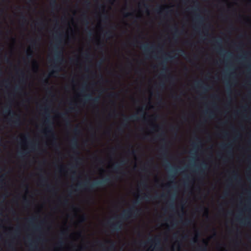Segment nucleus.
<instances>
[{
    "mask_svg": "<svg viewBox=\"0 0 251 251\" xmlns=\"http://www.w3.org/2000/svg\"><path fill=\"white\" fill-rule=\"evenodd\" d=\"M151 197L150 195L145 194V196L144 197V199L145 200H148L151 199Z\"/></svg>",
    "mask_w": 251,
    "mask_h": 251,
    "instance_id": "42",
    "label": "nucleus"
},
{
    "mask_svg": "<svg viewBox=\"0 0 251 251\" xmlns=\"http://www.w3.org/2000/svg\"><path fill=\"white\" fill-rule=\"evenodd\" d=\"M107 243H110L111 245L108 248L104 249L103 251H112L115 248L113 242L111 241H107Z\"/></svg>",
    "mask_w": 251,
    "mask_h": 251,
    "instance_id": "20",
    "label": "nucleus"
},
{
    "mask_svg": "<svg viewBox=\"0 0 251 251\" xmlns=\"http://www.w3.org/2000/svg\"><path fill=\"white\" fill-rule=\"evenodd\" d=\"M220 147L223 150L228 149L227 154L229 155H232L231 145L230 144H222L221 145Z\"/></svg>",
    "mask_w": 251,
    "mask_h": 251,
    "instance_id": "12",
    "label": "nucleus"
},
{
    "mask_svg": "<svg viewBox=\"0 0 251 251\" xmlns=\"http://www.w3.org/2000/svg\"><path fill=\"white\" fill-rule=\"evenodd\" d=\"M97 243L101 247H104V245L100 241H97Z\"/></svg>",
    "mask_w": 251,
    "mask_h": 251,
    "instance_id": "52",
    "label": "nucleus"
},
{
    "mask_svg": "<svg viewBox=\"0 0 251 251\" xmlns=\"http://www.w3.org/2000/svg\"><path fill=\"white\" fill-rule=\"evenodd\" d=\"M42 82L45 86H48L49 84V81L48 78H46L42 79Z\"/></svg>",
    "mask_w": 251,
    "mask_h": 251,
    "instance_id": "31",
    "label": "nucleus"
},
{
    "mask_svg": "<svg viewBox=\"0 0 251 251\" xmlns=\"http://www.w3.org/2000/svg\"><path fill=\"white\" fill-rule=\"evenodd\" d=\"M35 220V218H31L28 220L30 224H32L33 222Z\"/></svg>",
    "mask_w": 251,
    "mask_h": 251,
    "instance_id": "57",
    "label": "nucleus"
},
{
    "mask_svg": "<svg viewBox=\"0 0 251 251\" xmlns=\"http://www.w3.org/2000/svg\"><path fill=\"white\" fill-rule=\"evenodd\" d=\"M26 58L28 60H31L33 58V52L30 50V48H29L28 50H27V52L26 53Z\"/></svg>",
    "mask_w": 251,
    "mask_h": 251,
    "instance_id": "22",
    "label": "nucleus"
},
{
    "mask_svg": "<svg viewBox=\"0 0 251 251\" xmlns=\"http://www.w3.org/2000/svg\"><path fill=\"white\" fill-rule=\"evenodd\" d=\"M26 154L27 153L25 152L20 151V152H18V155H19V157H20L21 158H23V157H25Z\"/></svg>",
    "mask_w": 251,
    "mask_h": 251,
    "instance_id": "35",
    "label": "nucleus"
},
{
    "mask_svg": "<svg viewBox=\"0 0 251 251\" xmlns=\"http://www.w3.org/2000/svg\"><path fill=\"white\" fill-rule=\"evenodd\" d=\"M141 49L146 54H149L151 53V50L155 49V46L153 45L149 46L148 44H142Z\"/></svg>",
    "mask_w": 251,
    "mask_h": 251,
    "instance_id": "10",
    "label": "nucleus"
},
{
    "mask_svg": "<svg viewBox=\"0 0 251 251\" xmlns=\"http://www.w3.org/2000/svg\"><path fill=\"white\" fill-rule=\"evenodd\" d=\"M173 29H174V37H175V36L176 35V34H179V30L178 29V28L175 25L174 27H173Z\"/></svg>",
    "mask_w": 251,
    "mask_h": 251,
    "instance_id": "32",
    "label": "nucleus"
},
{
    "mask_svg": "<svg viewBox=\"0 0 251 251\" xmlns=\"http://www.w3.org/2000/svg\"><path fill=\"white\" fill-rule=\"evenodd\" d=\"M172 98L176 100H181L180 96H179V95H173L172 96Z\"/></svg>",
    "mask_w": 251,
    "mask_h": 251,
    "instance_id": "37",
    "label": "nucleus"
},
{
    "mask_svg": "<svg viewBox=\"0 0 251 251\" xmlns=\"http://www.w3.org/2000/svg\"><path fill=\"white\" fill-rule=\"evenodd\" d=\"M108 224H110V226L113 231H120L123 228V221L121 220L112 224L110 223V221H108Z\"/></svg>",
    "mask_w": 251,
    "mask_h": 251,
    "instance_id": "6",
    "label": "nucleus"
},
{
    "mask_svg": "<svg viewBox=\"0 0 251 251\" xmlns=\"http://www.w3.org/2000/svg\"><path fill=\"white\" fill-rule=\"evenodd\" d=\"M215 43H216L217 50L220 52L221 53H222L224 50L221 48V40L220 39L215 40Z\"/></svg>",
    "mask_w": 251,
    "mask_h": 251,
    "instance_id": "17",
    "label": "nucleus"
},
{
    "mask_svg": "<svg viewBox=\"0 0 251 251\" xmlns=\"http://www.w3.org/2000/svg\"><path fill=\"white\" fill-rule=\"evenodd\" d=\"M58 116L64 119L66 126H71V120L67 112L59 113Z\"/></svg>",
    "mask_w": 251,
    "mask_h": 251,
    "instance_id": "11",
    "label": "nucleus"
},
{
    "mask_svg": "<svg viewBox=\"0 0 251 251\" xmlns=\"http://www.w3.org/2000/svg\"><path fill=\"white\" fill-rule=\"evenodd\" d=\"M237 220L238 221H240V223L242 224H244V225H247L251 226V222H250L249 221H247L246 219V220L240 219L238 217V218H237Z\"/></svg>",
    "mask_w": 251,
    "mask_h": 251,
    "instance_id": "25",
    "label": "nucleus"
},
{
    "mask_svg": "<svg viewBox=\"0 0 251 251\" xmlns=\"http://www.w3.org/2000/svg\"><path fill=\"white\" fill-rule=\"evenodd\" d=\"M47 188L48 191L53 192L54 191V189L53 187H51L50 185H47Z\"/></svg>",
    "mask_w": 251,
    "mask_h": 251,
    "instance_id": "36",
    "label": "nucleus"
},
{
    "mask_svg": "<svg viewBox=\"0 0 251 251\" xmlns=\"http://www.w3.org/2000/svg\"><path fill=\"white\" fill-rule=\"evenodd\" d=\"M4 113L8 114L9 115L15 116V120H9V122H11L15 126H19L21 124V120L19 115L16 114L14 112L12 111L10 108H6Z\"/></svg>",
    "mask_w": 251,
    "mask_h": 251,
    "instance_id": "5",
    "label": "nucleus"
},
{
    "mask_svg": "<svg viewBox=\"0 0 251 251\" xmlns=\"http://www.w3.org/2000/svg\"><path fill=\"white\" fill-rule=\"evenodd\" d=\"M69 111H71V112L72 111H75V108L74 107H70L69 108Z\"/></svg>",
    "mask_w": 251,
    "mask_h": 251,
    "instance_id": "64",
    "label": "nucleus"
},
{
    "mask_svg": "<svg viewBox=\"0 0 251 251\" xmlns=\"http://www.w3.org/2000/svg\"><path fill=\"white\" fill-rule=\"evenodd\" d=\"M162 142H164V144L160 148V151L162 153L164 156H166L168 154V150L166 147V140L165 138L162 139Z\"/></svg>",
    "mask_w": 251,
    "mask_h": 251,
    "instance_id": "13",
    "label": "nucleus"
},
{
    "mask_svg": "<svg viewBox=\"0 0 251 251\" xmlns=\"http://www.w3.org/2000/svg\"><path fill=\"white\" fill-rule=\"evenodd\" d=\"M39 39H31L30 40L29 42L32 48L37 45V41Z\"/></svg>",
    "mask_w": 251,
    "mask_h": 251,
    "instance_id": "23",
    "label": "nucleus"
},
{
    "mask_svg": "<svg viewBox=\"0 0 251 251\" xmlns=\"http://www.w3.org/2000/svg\"><path fill=\"white\" fill-rule=\"evenodd\" d=\"M84 3L86 4L87 6H89L90 5V2L88 0H86L84 1Z\"/></svg>",
    "mask_w": 251,
    "mask_h": 251,
    "instance_id": "56",
    "label": "nucleus"
},
{
    "mask_svg": "<svg viewBox=\"0 0 251 251\" xmlns=\"http://www.w3.org/2000/svg\"><path fill=\"white\" fill-rule=\"evenodd\" d=\"M167 55L168 57L165 58L166 61H163L160 63V65H161L162 66L161 74H163L164 73H166L168 71V69L166 66V64L168 60H172L175 58V56H172L170 54H167Z\"/></svg>",
    "mask_w": 251,
    "mask_h": 251,
    "instance_id": "8",
    "label": "nucleus"
},
{
    "mask_svg": "<svg viewBox=\"0 0 251 251\" xmlns=\"http://www.w3.org/2000/svg\"><path fill=\"white\" fill-rule=\"evenodd\" d=\"M110 178L106 177L102 180L97 181L90 183L89 181H86L84 183H78L76 185L77 188L83 189L88 191H93L95 188L100 186H104L110 182Z\"/></svg>",
    "mask_w": 251,
    "mask_h": 251,
    "instance_id": "2",
    "label": "nucleus"
},
{
    "mask_svg": "<svg viewBox=\"0 0 251 251\" xmlns=\"http://www.w3.org/2000/svg\"><path fill=\"white\" fill-rule=\"evenodd\" d=\"M40 181L42 183H45L47 182V179L43 177L41 179Z\"/></svg>",
    "mask_w": 251,
    "mask_h": 251,
    "instance_id": "59",
    "label": "nucleus"
},
{
    "mask_svg": "<svg viewBox=\"0 0 251 251\" xmlns=\"http://www.w3.org/2000/svg\"><path fill=\"white\" fill-rule=\"evenodd\" d=\"M200 210L201 211L202 210H204V215L206 217H208V209L206 208H205L203 206H201L200 208Z\"/></svg>",
    "mask_w": 251,
    "mask_h": 251,
    "instance_id": "28",
    "label": "nucleus"
},
{
    "mask_svg": "<svg viewBox=\"0 0 251 251\" xmlns=\"http://www.w3.org/2000/svg\"><path fill=\"white\" fill-rule=\"evenodd\" d=\"M204 246H199L198 248L199 251H207V243L205 240L203 241Z\"/></svg>",
    "mask_w": 251,
    "mask_h": 251,
    "instance_id": "19",
    "label": "nucleus"
},
{
    "mask_svg": "<svg viewBox=\"0 0 251 251\" xmlns=\"http://www.w3.org/2000/svg\"><path fill=\"white\" fill-rule=\"evenodd\" d=\"M71 145L73 150H76L78 149V141L76 138H73L71 141Z\"/></svg>",
    "mask_w": 251,
    "mask_h": 251,
    "instance_id": "14",
    "label": "nucleus"
},
{
    "mask_svg": "<svg viewBox=\"0 0 251 251\" xmlns=\"http://www.w3.org/2000/svg\"><path fill=\"white\" fill-rule=\"evenodd\" d=\"M162 9H163V8L161 7H159L158 8H157L155 9V11L157 13H159L161 12Z\"/></svg>",
    "mask_w": 251,
    "mask_h": 251,
    "instance_id": "47",
    "label": "nucleus"
},
{
    "mask_svg": "<svg viewBox=\"0 0 251 251\" xmlns=\"http://www.w3.org/2000/svg\"><path fill=\"white\" fill-rule=\"evenodd\" d=\"M23 137L24 140L26 141L29 137L28 134L24 135H23Z\"/></svg>",
    "mask_w": 251,
    "mask_h": 251,
    "instance_id": "53",
    "label": "nucleus"
},
{
    "mask_svg": "<svg viewBox=\"0 0 251 251\" xmlns=\"http://www.w3.org/2000/svg\"><path fill=\"white\" fill-rule=\"evenodd\" d=\"M50 6L52 9H56L58 7L56 3V0H51Z\"/></svg>",
    "mask_w": 251,
    "mask_h": 251,
    "instance_id": "27",
    "label": "nucleus"
},
{
    "mask_svg": "<svg viewBox=\"0 0 251 251\" xmlns=\"http://www.w3.org/2000/svg\"><path fill=\"white\" fill-rule=\"evenodd\" d=\"M85 57L86 59H88L90 58L91 55L89 53L87 52L85 54Z\"/></svg>",
    "mask_w": 251,
    "mask_h": 251,
    "instance_id": "46",
    "label": "nucleus"
},
{
    "mask_svg": "<svg viewBox=\"0 0 251 251\" xmlns=\"http://www.w3.org/2000/svg\"><path fill=\"white\" fill-rule=\"evenodd\" d=\"M190 223H191V221L188 219L186 220L185 221V224L186 225H189V224H190Z\"/></svg>",
    "mask_w": 251,
    "mask_h": 251,
    "instance_id": "60",
    "label": "nucleus"
},
{
    "mask_svg": "<svg viewBox=\"0 0 251 251\" xmlns=\"http://www.w3.org/2000/svg\"><path fill=\"white\" fill-rule=\"evenodd\" d=\"M33 66H35L36 68H38V65L36 61H34L33 63Z\"/></svg>",
    "mask_w": 251,
    "mask_h": 251,
    "instance_id": "62",
    "label": "nucleus"
},
{
    "mask_svg": "<svg viewBox=\"0 0 251 251\" xmlns=\"http://www.w3.org/2000/svg\"><path fill=\"white\" fill-rule=\"evenodd\" d=\"M67 231H68L67 229L63 230L61 232V234L63 235H66L67 233Z\"/></svg>",
    "mask_w": 251,
    "mask_h": 251,
    "instance_id": "50",
    "label": "nucleus"
},
{
    "mask_svg": "<svg viewBox=\"0 0 251 251\" xmlns=\"http://www.w3.org/2000/svg\"><path fill=\"white\" fill-rule=\"evenodd\" d=\"M232 175L235 179H236L238 177L237 173L235 171L232 172Z\"/></svg>",
    "mask_w": 251,
    "mask_h": 251,
    "instance_id": "49",
    "label": "nucleus"
},
{
    "mask_svg": "<svg viewBox=\"0 0 251 251\" xmlns=\"http://www.w3.org/2000/svg\"><path fill=\"white\" fill-rule=\"evenodd\" d=\"M82 21L83 23L86 24V25L89 24V22L88 20V17L86 15V13H83L82 15Z\"/></svg>",
    "mask_w": 251,
    "mask_h": 251,
    "instance_id": "24",
    "label": "nucleus"
},
{
    "mask_svg": "<svg viewBox=\"0 0 251 251\" xmlns=\"http://www.w3.org/2000/svg\"><path fill=\"white\" fill-rule=\"evenodd\" d=\"M196 140H197V142L194 143L193 144V146L194 148H197L198 147L199 144H201L200 139L198 137L196 138Z\"/></svg>",
    "mask_w": 251,
    "mask_h": 251,
    "instance_id": "29",
    "label": "nucleus"
},
{
    "mask_svg": "<svg viewBox=\"0 0 251 251\" xmlns=\"http://www.w3.org/2000/svg\"><path fill=\"white\" fill-rule=\"evenodd\" d=\"M248 52H245L242 56H241V57L242 58H246L247 56L248 55Z\"/></svg>",
    "mask_w": 251,
    "mask_h": 251,
    "instance_id": "54",
    "label": "nucleus"
},
{
    "mask_svg": "<svg viewBox=\"0 0 251 251\" xmlns=\"http://www.w3.org/2000/svg\"><path fill=\"white\" fill-rule=\"evenodd\" d=\"M68 203V200L67 199H65L63 201V204L64 205H67Z\"/></svg>",
    "mask_w": 251,
    "mask_h": 251,
    "instance_id": "63",
    "label": "nucleus"
},
{
    "mask_svg": "<svg viewBox=\"0 0 251 251\" xmlns=\"http://www.w3.org/2000/svg\"><path fill=\"white\" fill-rule=\"evenodd\" d=\"M64 166H63V165H61L60 166V169H59V171H60V172H64L65 171V170L64 169Z\"/></svg>",
    "mask_w": 251,
    "mask_h": 251,
    "instance_id": "58",
    "label": "nucleus"
},
{
    "mask_svg": "<svg viewBox=\"0 0 251 251\" xmlns=\"http://www.w3.org/2000/svg\"><path fill=\"white\" fill-rule=\"evenodd\" d=\"M153 241H155V242H156V248L157 249L158 248L157 245H158V244H159V243H160V239L157 237H155L154 238V239H150L149 240V242H152Z\"/></svg>",
    "mask_w": 251,
    "mask_h": 251,
    "instance_id": "26",
    "label": "nucleus"
},
{
    "mask_svg": "<svg viewBox=\"0 0 251 251\" xmlns=\"http://www.w3.org/2000/svg\"><path fill=\"white\" fill-rule=\"evenodd\" d=\"M207 169L206 164L205 162H203L201 164V167L198 171V173L200 175H203L204 174L205 169Z\"/></svg>",
    "mask_w": 251,
    "mask_h": 251,
    "instance_id": "15",
    "label": "nucleus"
},
{
    "mask_svg": "<svg viewBox=\"0 0 251 251\" xmlns=\"http://www.w3.org/2000/svg\"><path fill=\"white\" fill-rule=\"evenodd\" d=\"M97 48L99 49H102V47H103V45H102V44L101 43H99L97 44Z\"/></svg>",
    "mask_w": 251,
    "mask_h": 251,
    "instance_id": "45",
    "label": "nucleus"
},
{
    "mask_svg": "<svg viewBox=\"0 0 251 251\" xmlns=\"http://www.w3.org/2000/svg\"><path fill=\"white\" fill-rule=\"evenodd\" d=\"M123 115L125 117L124 119V121L121 124V126H122L123 127H126L128 122L130 121L139 120V118L136 115H131L128 117H126L125 115Z\"/></svg>",
    "mask_w": 251,
    "mask_h": 251,
    "instance_id": "7",
    "label": "nucleus"
},
{
    "mask_svg": "<svg viewBox=\"0 0 251 251\" xmlns=\"http://www.w3.org/2000/svg\"><path fill=\"white\" fill-rule=\"evenodd\" d=\"M33 228L35 230L37 231H38L40 230V227L39 226H33Z\"/></svg>",
    "mask_w": 251,
    "mask_h": 251,
    "instance_id": "43",
    "label": "nucleus"
},
{
    "mask_svg": "<svg viewBox=\"0 0 251 251\" xmlns=\"http://www.w3.org/2000/svg\"><path fill=\"white\" fill-rule=\"evenodd\" d=\"M74 133L76 135H78L80 133V130L78 128V126H76L73 130Z\"/></svg>",
    "mask_w": 251,
    "mask_h": 251,
    "instance_id": "30",
    "label": "nucleus"
},
{
    "mask_svg": "<svg viewBox=\"0 0 251 251\" xmlns=\"http://www.w3.org/2000/svg\"><path fill=\"white\" fill-rule=\"evenodd\" d=\"M205 113L206 114H208V113H209V116H210V117H212V115H213V113H212V112H208V111H205Z\"/></svg>",
    "mask_w": 251,
    "mask_h": 251,
    "instance_id": "61",
    "label": "nucleus"
},
{
    "mask_svg": "<svg viewBox=\"0 0 251 251\" xmlns=\"http://www.w3.org/2000/svg\"><path fill=\"white\" fill-rule=\"evenodd\" d=\"M169 178L170 179H173V180H175V175H173L172 174H170L169 176Z\"/></svg>",
    "mask_w": 251,
    "mask_h": 251,
    "instance_id": "51",
    "label": "nucleus"
},
{
    "mask_svg": "<svg viewBox=\"0 0 251 251\" xmlns=\"http://www.w3.org/2000/svg\"><path fill=\"white\" fill-rule=\"evenodd\" d=\"M22 21L25 23H26V22H27V20H26V17L25 16H24V15H21V17Z\"/></svg>",
    "mask_w": 251,
    "mask_h": 251,
    "instance_id": "39",
    "label": "nucleus"
},
{
    "mask_svg": "<svg viewBox=\"0 0 251 251\" xmlns=\"http://www.w3.org/2000/svg\"><path fill=\"white\" fill-rule=\"evenodd\" d=\"M110 97H115L117 96V94L115 93H111L109 94Z\"/></svg>",
    "mask_w": 251,
    "mask_h": 251,
    "instance_id": "55",
    "label": "nucleus"
},
{
    "mask_svg": "<svg viewBox=\"0 0 251 251\" xmlns=\"http://www.w3.org/2000/svg\"><path fill=\"white\" fill-rule=\"evenodd\" d=\"M112 34V33L111 31H107L104 33V35L107 36V37H109Z\"/></svg>",
    "mask_w": 251,
    "mask_h": 251,
    "instance_id": "48",
    "label": "nucleus"
},
{
    "mask_svg": "<svg viewBox=\"0 0 251 251\" xmlns=\"http://www.w3.org/2000/svg\"><path fill=\"white\" fill-rule=\"evenodd\" d=\"M126 163V161L125 160L123 159L121 161L120 164H115L113 165V169H114V170L116 172H118V171L120 170V165H125Z\"/></svg>",
    "mask_w": 251,
    "mask_h": 251,
    "instance_id": "16",
    "label": "nucleus"
},
{
    "mask_svg": "<svg viewBox=\"0 0 251 251\" xmlns=\"http://www.w3.org/2000/svg\"><path fill=\"white\" fill-rule=\"evenodd\" d=\"M84 100L85 101H91L93 104H97L100 101V97L92 98V95L89 94L84 96Z\"/></svg>",
    "mask_w": 251,
    "mask_h": 251,
    "instance_id": "9",
    "label": "nucleus"
},
{
    "mask_svg": "<svg viewBox=\"0 0 251 251\" xmlns=\"http://www.w3.org/2000/svg\"><path fill=\"white\" fill-rule=\"evenodd\" d=\"M132 15H133V13H129V12H127V13H125L124 14L125 17H126V18L132 16Z\"/></svg>",
    "mask_w": 251,
    "mask_h": 251,
    "instance_id": "41",
    "label": "nucleus"
},
{
    "mask_svg": "<svg viewBox=\"0 0 251 251\" xmlns=\"http://www.w3.org/2000/svg\"><path fill=\"white\" fill-rule=\"evenodd\" d=\"M56 43L54 46V63L55 65L53 67L57 71H59V66L57 64H61L64 62L63 52L62 49H60L59 45L62 42L60 37H55Z\"/></svg>",
    "mask_w": 251,
    "mask_h": 251,
    "instance_id": "3",
    "label": "nucleus"
},
{
    "mask_svg": "<svg viewBox=\"0 0 251 251\" xmlns=\"http://www.w3.org/2000/svg\"><path fill=\"white\" fill-rule=\"evenodd\" d=\"M30 147L32 149V151H34L36 150V146L34 144H33L32 143H30Z\"/></svg>",
    "mask_w": 251,
    "mask_h": 251,
    "instance_id": "40",
    "label": "nucleus"
},
{
    "mask_svg": "<svg viewBox=\"0 0 251 251\" xmlns=\"http://www.w3.org/2000/svg\"><path fill=\"white\" fill-rule=\"evenodd\" d=\"M142 199V198L138 196L137 200L133 202V206L127 210H124L122 214L120 216L117 217V218H119L122 221H126L129 219L130 218L136 216L138 215L141 210L136 208H135L134 205L139 204L141 202L140 200Z\"/></svg>",
    "mask_w": 251,
    "mask_h": 251,
    "instance_id": "1",
    "label": "nucleus"
},
{
    "mask_svg": "<svg viewBox=\"0 0 251 251\" xmlns=\"http://www.w3.org/2000/svg\"><path fill=\"white\" fill-rule=\"evenodd\" d=\"M4 176L2 175L0 176V184H2L4 181Z\"/></svg>",
    "mask_w": 251,
    "mask_h": 251,
    "instance_id": "44",
    "label": "nucleus"
},
{
    "mask_svg": "<svg viewBox=\"0 0 251 251\" xmlns=\"http://www.w3.org/2000/svg\"><path fill=\"white\" fill-rule=\"evenodd\" d=\"M46 120L45 124L47 125L45 129L43 130V132L46 136H50L54 140H56V135L54 131L52 123L50 120V115L49 112L45 111Z\"/></svg>",
    "mask_w": 251,
    "mask_h": 251,
    "instance_id": "4",
    "label": "nucleus"
},
{
    "mask_svg": "<svg viewBox=\"0 0 251 251\" xmlns=\"http://www.w3.org/2000/svg\"><path fill=\"white\" fill-rule=\"evenodd\" d=\"M140 186H142L144 188H146L148 186L146 181H143L142 182L140 183Z\"/></svg>",
    "mask_w": 251,
    "mask_h": 251,
    "instance_id": "34",
    "label": "nucleus"
},
{
    "mask_svg": "<svg viewBox=\"0 0 251 251\" xmlns=\"http://www.w3.org/2000/svg\"><path fill=\"white\" fill-rule=\"evenodd\" d=\"M86 220V217L85 215H82L80 217V222L83 223L85 222Z\"/></svg>",
    "mask_w": 251,
    "mask_h": 251,
    "instance_id": "33",
    "label": "nucleus"
},
{
    "mask_svg": "<svg viewBox=\"0 0 251 251\" xmlns=\"http://www.w3.org/2000/svg\"><path fill=\"white\" fill-rule=\"evenodd\" d=\"M196 19L197 21V23L198 25H201L202 24V22L203 21V18L200 15H197L196 17Z\"/></svg>",
    "mask_w": 251,
    "mask_h": 251,
    "instance_id": "21",
    "label": "nucleus"
},
{
    "mask_svg": "<svg viewBox=\"0 0 251 251\" xmlns=\"http://www.w3.org/2000/svg\"><path fill=\"white\" fill-rule=\"evenodd\" d=\"M195 87L196 88H200L201 87L202 90H203L205 92L207 91L208 89L207 87L203 86L202 85V82L201 81H198L195 84Z\"/></svg>",
    "mask_w": 251,
    "mask_h": 251,
    "instance_id": "18",
    "label": "nucleus"
},
{
    "mask_svg": "<svg viewBox=\"0 0 251 251\" xmlns=\"http://www.w3.org/2000/svg\"><path fill=\"white\" fill-rule=\"evenodd\" d=\"M178 54H180L181 55L185 54H186L185 51L183 50H182V49L178 50Z\"/></svg>",
    "mask_w": 251,
    "mask_h": 251,
    "instance_id": "38",
    "label": "nucleus"
}]
</instances>
